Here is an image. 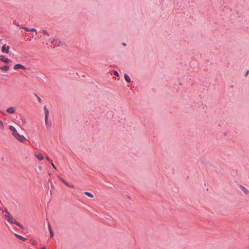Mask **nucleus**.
Segmentation results:
<instances>
[{
  "instance_id": "obj_1",
  "label": "nucleus",
  "mask_w": 249,
  "mask_h": 249,
  "mask_svg": "<svg viewBox=\"0 0 249 249\" xmlns=\"http://www.w3.org/2000/svg\"><path fill=\"white\" fill-rule=\"evenodd\" d=\"M9 129L10 130L13 131V135L20 142H23L25 141L26 138L23 135H20L18 133L16 128L14 126L10 125Z\"/></svg>"
},
{
  "instance_id": "obj_2",
  "label": "nucleus",
  "mask_w": 249,
  "mask_h": 249,
  "mask_svg": "<svg viewBox=\"0 0 249 249\" xmlns=\"http://www.w3.org/2000/svg\"><path fill=\"white\" fill-rule=\"evenodd\" d=\"M44 111L45 115V124L48 129H50L52 125L51 122L48 121V115L49 113V110L46 107V106L44 107Z\"/></svg>"
},
{
  "instance_id": "obj_3",
  "label": "nucleus",
  "mask_w": 249,
  "mask_h": 249,
  "mask_svg": "<svg viewBox=\"0 0 249 249\" xmlns=\"http://www.w3.org/2000/svg\"><path fill=\"white\" fill-rule=\"evenodd\" d=\"M0 60L5 63H8L11 61L10 59L5 57L2 55H0Z\"/></svg>"
},
{
  "instance_id": "obj_4",
  "label": "nucleus",
  "mask_w": 249,
  "mask_h": 249,
  "mask_svg": "<svg viewBox=\"0 0 249 249\" xmlns=\"http://www.w3.org/2000/svg\"><path fill=\"white\" fill-rule=\"evenodd\" d=\"M14 70H18V69H23V70H26V68L20 64H17L14 65Z\"/></svg>"
},
{
  "instance_id": "obj_5",
  "label": "nucleus",
  "mask_w": 249,
  "mask_h": 249,
  "mask_svg": "<svg viewBox=\"0 0 249 249\" xmlns=\"http://www.w3.org/2000/svg\"><path fill=\"white\" fill-rule=\"evenodd\" d=\"M9 49H10V46H8L6 48V45L4 44L2 47L1 51L2 53H8L9 52Z\"/></svg>"
},
{
  "instance_id": "obj_6",
  "label": "nucleus",
  "mask_w": 249,
  "mask_h": 249,
  "mask_svg": "<svg viewBox=\"0 0 249 249\" xmlns=\"http://www.w3.org/2000/svg\"><path fill=\"white\" fill-rule=\"evenodd\" d=\"M60 180L64 183L67 186L70 187V188H73L74 186L72 184H70L69 183H68L65 179H64L63 178L59 177V178Z\"/></svg>"
},
{
  "instance_id": "obj_7",
  "label": "nucleus",
  "mask_w": 249,
  "mask_h": 249,
  "mask_svg": "<svg viewBox=\"0 0 249 249\" xmlns=\"http://www.w3.org/2000/svg\"><path fill=\"white\" fill-rule=\"evenodd\" d=\"M51 42L52 43L54 44L55 45H62L63 43L57 38L54 39L53 40H51Z\"/></svg>"
},
{
  "instance_id": "obj_8",
  "label": "nucleus",
  "mask_w": 249,
  "mask_h": 249,
  "mask_svg": "<svg viewBox=\"0 0 249 249\" xmlns=\"http://www.w3.org/2000/svg\"><path fill=\"white\" fill-rule=\"evenodd\" d=\"M239 187L246 195L249 194V191L246 188H245V187L241 185H239Z\"/></svg>"
},
{
  "instance_id": "obj_9",
  "label": "nucleus",
  "mask_w": 249,
  "mask_h": 249,
  "mask_svg": "<svg viewBox=\"0 0 249 249\" xmlns=\"http://www.w3.org/2000/svg\"><path fill=\"white\" fill-rule=\"evenodd\" d=\"M15 236L17 237L18 239L23 241H26L27 239L18 234H17V233H15Z\"/></svg>"
},
{
  "instance_id": "obj_10",
  "label": "nucleus",
  "mask_w": 249,
  "mask_h": 249,
  "mask_svg": "<svg viewBox=\"0 0 249 249\" xmlns=\"http://www.w3.org/2000/svg\"><path fill=\"white\" fill-rule=\"evenodd\" d=\"M9 69H10L9 66L7 65H6L4 66H2V67H0V70L5 71H8L9 70Z\"/></svg>"
},
{
  "instance_id": "obj_11",
  "label": "nucleus",
  "mask_w": 249,
  "mask_h": 249,
  "mask_svg": "<svg viewBox=\"0 0 249 249\" xmlns=\"http://www.w3.org/2000/svg\"><path fill=\"white\" fill-rule=\"evenodd\" d=\"M15 108L14 107H10L7 109V112L9 113H14L15 112Z\"/></svg>"
},
{
  "instance_id": "obj_12",
  "label": "nucleus",
  "mask_w": 249,
  "mask_h": 249,
  "mask_svg": "<svg viewBox=\"0 0 249 249\" xmlns=\"http://www.w3.org/2000/svg\"><path fill=\"white\" fill-rule=\"evenodd\" d=\"M36 157L39 160H42L44 159V157L41 154H36Z\"/></svg>"
},
{
  "instance_id": "obj_13",
  "label": "nucleus",
  "mask_w": 249,
  "mask_h": 249,
  "mask_svg": "<svg viewBox=\"0 0 249 249\" xmlns=\"http://www.w3.org/2000/svg\"><path fill=\"white\" fill-rule=\"evenodd\" d=\"M124 77L125 81L127 83H130L131 82V79H130V77L126 73H125L124 74Z\"/></svg>"
},
{
  "instance_id": "obj_14",
  "label": "nucleus",
  "mask_w": 249,
  "mask_h": 249,
  "mask_svg": "<svg viewBox=\"0 0 249 249\" xmlns=\"http://www.w3.org/2000/svg\"><path fill=\"white\" fill-rule=\"evenodd\" d=\"M12 224H16V225L18 226L22 229H23V227L16 220H14L13 223Z\"/></svg>"
},
{
  "instance_id": "obj_15",
  "label": "nucleus",
  "mask_w": 249,
  "mask_h": 249,
  "mask_svg": "<svg viewBox=\"0 0 249 249\" xmlns=\"http://www.w3.org/2000/svg\"><path fill=\"white\" fill-rule=\"evenodd\" d=\"M84 194H85L86 195H87V196H89V197H91V198L93 197V195L91 193H89V192H85L84 193Z\"/></svg>"
},
{
  "instance_id": "obj_16",
  "label": "nucleus",
  "mask_w": 249,
  "mask_h": 249,
  "mask_svg": "<svg viewBox=\"0 0 249 249\" xmlns=\"http://www.w3.org/2000/svg\"><path fill=\"white\" fill-rule=\"evenodd\" d=\"M35 96H36V98H37V100H38V102H39V103H41V101H42L41 99V98H40V97L37 95V94H36V93H35Z\"/></svg>"
},
{
  "instance_id": "obj_17",
  "label": "nucleus",
  "mask_w": 249,
  "mask_h": 249,
  "mask_svg": "<svg viewBox=\"0 0 249 249\" xmlns=\"http://www.w3.org/2000/svg\"><path fill=\"white\" fill-rule=\"evenodd\" d=\"M21 120L22 123L23 124H25L26 123V119L24 117H21Z\"/></svg>"
},
{
  "instance_id": "obj_18",
  "label": "nucleus",
  "mask_w": 249,
  "mask_h": 249,
  "mask_svg": "<svg viewBox=\"0 0 249 249\" xmlns=\"http://www.w3.org/2000/svg\"><path fill=\"white\" fill-rule=\"evenodd\" d=\"M9 222H10V223H13V221L14 220H13V218L12 217H11L10 218H9V219H8V220H7Z\"/></svg>"
},
{
  "instance_id": "obj_19",
  "label": "nucleus",
  "mask_w": 249,
  "mask_h": 249,
  "mask_svg": "<svg viewBox=\"0 0 249 249\" xmlns=\"http://www.w3.org/2000/svg\"><path fill=\"white\" fill-rule=\"evenodd\" d=\"M5 218L8 220V219H9L11 216H10V214H5L4 215Z\"/></svg>"
},
{
  "instance_id": "obj_20",
  "label": "nucleus",
  "mask_w": 249,
  "mask_h": 249,
  "mask_svg": "<svg viewBox=\"0 0 249 249\" xmlns=\"http://www.w3.org/2000/svg\"><path fill=\"white\" fill-rule=\"evenodd\" d=\"M5 218L8 220V219H9L11 216H10V214H5L4 215Z\"/></svg>"
},
{
  "instance_id": "obj_21",
  "label": "nucleus",
  "mask_w": 249,
  "mask_h": 249,
  "mask_svg": "<svg viewBox=\"0 0 249 249\" xmlns=\"http://www.w3.org/2000/svg\"><path fill=\"white\" fill-rule=\"evenodd\" d=\"M23 29L24 30H25V31H26V32H29V31H30V28H28V27H24L23 28Z\"/></svg>"
},
{
  "instance_id": "obj_22",
  "label": "nucleus",
  "mask_w": 249,
  "mask_h": 249,
  "mask_svg": "<svg viewBox=\"0 0 249 249\" xmlns=\"http://www.w3.org/2000/svg\"><path fill=\"white\" fill-rule=\"evenodd\" d=\"M51 165H52V166L53 167V168L55 169V170H57V168L55 166V165L53 164V162L52 161H51Z\"/></svg>"
},
{
  "instance_id": "obj_23",
  "label": "nucleus",
  "mask_w": 249,
  "mask_h": 249,
  "mask_svg": "<svg viewBox=\"0 0 249 249\" xmlns=\"http://www.w3.org/2000/svg\"><path fill=\"white\" fill-rule=\"evenodd\" d=\"M48 228H49V231L50 232H51V231H53V229L51 226V225L49 223L48 224Z\"/></svg>"
},
{
  "instance_id": "obj_24",
  "label": "nucleus",
  "mask_w": 249,
  "mask_h": 249,
  "mask_svg": "<svg viewBox=\"0 0 249 249\" xmlns=\"http://www.w3.org/2000/svg\"><path fill=\"white\" fill-rule=\"evenodd\" d=\"M0 127H1L2 129H3L4 128L3 124L1 121H0Z\"/></svg>"
},
{
  "instance_id": "obj_25",
  "label": "nucleus",
  "mask_w": 249,
  "mask_h": 249,
  "mask_svg": "<svg viewBox=\"0 0 249 249\" xmlns=\"http://www.w3.org/2000/svg\"><path fill=\"white\" fill-rule=\"evenodd\" d=\"M42 33L44 35H47L48 36H49V34H48V32L47 30H44L42 31Z\"/></svg>"
},
{
  "instance_id": "obj_26",
  "label": "nucleus",
  "mask_w": 249,
  "mask_h": 249,
  "mask_svg": "<svg viewBox=\"0 0 249 249\" xmlns=\"http://www.w3.org/2000/svg\"><path fill=\"white\" fill-rule=\"evenodd\" d=\"M114 74L117 76H119V73L117 71H114Z\"/></svg>"
},
{
  "instance_id": "obj_27",
  "label": "nucleus",
  "mask_w": 249,
  "mask_h": 249,
  "mask_svg": "<svg viewBox=\"0 0 249 249\" xmlns=\"http://www.w3.org/2000/svg\"><path fill=\"white\" fill-rule=\"evenodd\" d=\"M30 31L36 32V30L35 28H32V29H30Z\"/></svg>"
},
{
  "instance_id": "obj_28",
  "label": "nucleus",
  "mask_w": 249,
  "mask_h": 249,
  "mask_svg": "<svg viewBox=\"0 0 249 249\" xmlns=\"http://www.w3.org/2000/svg\"><path fill=\"white\" fill-rule=\"evenodd\" d=\"M4 212L5 213L7 214H10V213H9L8 211L7 210V209H5L4 210Z\"/></svg>"
},
{
  "instance_id": "obj_29",
  "label": "nucleus",
  "mask_w": 249,
  "mask_h": 249,
  "mask_svg": "<svg viewBox=\"0 0 249 249\" xmlns=\"http://www.w3.org/2000/svg\"><path fill=\"white\" fill-rule=\"evenodd\" d=\"M50 237H53V231L50 232Z\"/></svg>"
},
{
  "instance_id": "obj_30",
  "label": "nucleus",
  "mask_w": 249,
  "mask_h": 249,
  "mask_svg": "<svg viewBox=\"0 0 249 249\" xmlns=\"http://www.w3.org/2000/svg\"><path fill=\"white\" fill-rule=\"evenodd\" d=\"M249 70H248L245 74V76H246V77L247 76V75L249 74Z\"/></svg>"
},
{
  "instance_id": "obj_31",
  "label": "nucleus",
  "mask_w": 249,
  "mask_h": 249,
  "mask_svg": "<svg viewBox=\"0 0 249 249\" xmlns=\"http://www.w3.org/2000/svg\"><path fill=\"white\" fill-rule=\"evenodd\" d=\"M33 245H36V242L34 241V242L33 243Z\"/></svg>"
},
{
  "instance_id": "obj_32",
  "label": "nucleus",
  "mask_w": 249,
  "mask_h": 249,
  "mask_svg": "<svg viewBox=\"0 0 249 249\" xmlns=\"http://www.w3.org/2000/svg\"><path fill=\"white\" fill-rule=\"evenodd\" d=\"M40 249H46V248L45 247H43L41 248Z\"/></svg>"
},
{
  "instance_id": "obj_33",
  "label": "nucleus",
  "mask_w": 249,
  "mask_h": 249,
  "mask_svg": "<svg viewBox=\"0 0 249 249\" xmlns=\"http://www.w3.org/2000/svg\"><path fill=\"white\" fill-rule=\"evenodd\" d=\"M123 45L124 46H125L126 45V44L125 43H123Z\"/></svg>"
},
{
  "instance_id": "obj_34",
  "label": "nucleus",
  "mask_w": 249,
  "mask_h": 249,
  "mask_svg": "<svg viewBox=\"0 0 249 249\" xmlns=\"http://www.w3.org/2000/svg\"><path fill=\"white\" fill-rule=\"evenodd\" d=\"M46 159L47 160H49V158L48 157H46Z\"/></svg>"
},
{
  "instance_id": "obj_35",
  "label": "nucleus",
  "mask_w": 249,
  "mask_h": 249,
  "mask_svg": "<svg viewBox=\"0 0 249 249\" xmlns=\"http://www.w3.org/2000/svg\"><path fill=\"white\" fill-rule=\"evenodd\" d=\"M17 26H19V24H17Z\"/></svg>"
}]
</instances>
